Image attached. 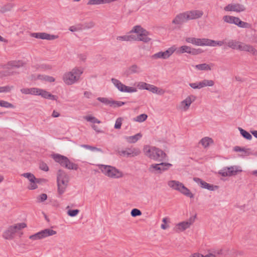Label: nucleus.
<instances>
[{"instance_id":"nucleus-1","label":"nucleus","mask_w":257,"mask_h":257,"mask_svg":"<svg viewBox=\"0 0 257 257\" xmlns=\"http://www.w3.org/2000/svg\"><path fill=\"white\" fill-rule=\"evenodd\" d=\"M144 151L147 157L158 161H163L167 157V155L164 151L156 147L145 146Z\"/></svg>"},{"instance_id":"nucleus-2","label":"nucleus","mask_w":257,"mask_h":257,"mask_svg":"<svg viewBox=\"0 0 257 257\" xmlns=\"http://www.w3.org/2000/svg\"><path fill=\"white\" fill-rule=\"evenodd\" d=\"M83 72V68L75 67L71 71L65 73L63 77L64 82L67 85H72L77 82Z\"/></svg>"},{"instance_id":"nucleus-3","label":"nucleus","mask_w":257,"mask_h":257,"mask_svg":"<svg viewBox=\"0 0 257 257\" xmlns=\"http://www.w3.org/2000/svg\"><path fill=\"white\" fill-rule=\"evenodd\" d=\"M51 157L63 167L74 170H77L78 168L77 164L70 162L69 159L64 156L59 154H54L51 155Z\"/></svg>"},{"instance_id":"nucleus-4","label":"nucleus","mask_w":257,"mask_h":257,"mask_svg":"<svg viewBox=\"0 0 257 257\" xmlns=\"http://www.w3.org/2000/svg\"><path fill=\"white\" fill-rule=\"evenodd\" d=\"M168 184L171 188L180 192L183 195L190 198L194 197V195L190 192V190L182 183L178 181L172 180L169 181Z\"/></svg>"},{"instance_id":"nucleus-5","label":"nucleus","mask_w":257,"mask_h":257,"mask_svg":"<svg viewBox=\"0 0 257 257\" xmlns=\"http://www.w3.org/2000/svg\"><path fill=\"white\" fill-rule=\"evenodd\" d=\"M130 33H134L139 34L138 41L148 43L151 40V39L148 37L149 33L140 26H135L130 31Z\"/></svg>"},{"instance_id":"nucleus-6","label":"nucleus","mask_w":257,"mask_h":257,"mask_svg":"<svg viewBox=\"0 0 257 257\" xmlns=\"http://www.w3.org/2000/svg\"><path fill=\"white\" fill-rule=\"evenodd\" d=\"M100 169L102 172L111 178H119L122 176V173L115 168L111 166L101 165Z\"/></svg>"},{"instance_id":"nucleus-7","label":"nucleus","mask_w":257,"mask_h":257,"mask_svg":"<svg viewBox=\"0 0 257 257\" xmlns=\"http://www.w3.org/2000/svg\"><path fill=\"white\" fill-rule=\"evenodd\" d=\"M56 233V231L53 229L47 228L34 234L30 235L29 236V238L32 240L41 239L45 237L55 235Z\"/></svg>"},{"instance_id":"nucleus-8","label":"nucleus","mask_w":257,"mask_h":257,"mask_svg":"<svg viewBox=\"0 0 257 257\" xmlns=\"http://www.w3.org/2000/svg\"><path fill=\"white\" fill-rule=\"evenodd\" d=\"M118 153L121 156L132 158L139 156L141 154V151L139 148L132 147L126 148L125 150H118Z\"/></svg>"},{"instance_id":"nucleus-9","label":"nucleus","mask_w":257,"mask_h":257,"mask_svg":"<svg viewBox=\"0 0 257 257\" xmlns=\"http://www.w3.org/2000/svg\"><path fill=\"white\" fill-rule=\"evenodd\" d=\"M111 82L121 92L132 93L137 91V89L136 88L126 86L122 84L119 80L115 78H112Z\"/></svg>"},{"instance_id":"nucleus-10","label":"nucleus","mask_w":257,"mask_h":257,"mask_svg":"<svg viewBox=\"0 0 257 257\" xmlns=\"http://www.w3.org/2000/svg\"><path fill=\"white\" fill-rule=\"evenodd\" d=\"M176 48L175 46H172L169 49H168L166 51L164 52L160 51L157 53H155L152 56V58L153 59H166L170 57L172 54L175 52Z\"/></svg>"},{"instance_id":"nucleus-11","label":"nucleus","mask_w":257,"mask_h":257,"mask_svg":"<svg viewBox=\"0 0 257 257\" xmlns=\"http://www.w3.org/2000/svg\"><path fill=\"white\" fill-rule=\"evenodd\" d=\"M241 170H239L237 166H231L224 168L219 172V174L223 177L231 176L236 175L238 172H241Z\"/></svg>"},{"instance_id":"nucleus-12","label":"nucleus","mask_w":257,"mask_h":257,"mask_svg":"<svg viewBox=\"0 0 257 257\" xmlns=\"http://www.w3.org/2000/svg\"><path fill=\"white\" fill-rule=\"evenodd\" d=\"M224 10L225 11H233L237 13L243 12L245 10V7L240 4H230L224 7Z\"/></svg>"},{"instance_id":"nucleus-13","label":"nucleus","mask_w":257,"mask_h":257,"mask_svg":"<svg viewBox=\"0 0 257 257\" xmlns=\"http://www.w3.org/2000/svg\"><path fill=\"white\" fill-rule=\"evenodd\" d=\"M31 36L37 39L48 40H54L58 37L57 36L50 35L46 33H33L31 34Z\"/></svg>"},{"instance_id":"nucleus-14","label":"nucleus","mask_w":257,"mask_h":257,"mask_svg":"<svg viewBox=\"0 0 257 257\" xmlns=\"http://www.w3.org/2000/svg\"><path fill=\"white\" fill-rule=\"evenodd\" d=\"M187 21L186 14L184 12L177 15L172 21V24L178 26L180 28Z\"/></svg>"},{"instance_id":"nucleus-15","label":"nucleus","mask_w":257,"mask_h":257,"mask_svg":"<svg viewBox=\"0 0 257 257\" xmlns=\"http://www.w3.org/2000/svg\"><path fill=\"white\" fill-rule=\"evenodd\" d=\"M196 99V96L194 95H190L188 96L185 100L181 101L180 107L184 111L187 110L192 102L194 101Z\"/></svg>"},{"instance_id":"nucleus-16","label":"nucleus","mask_w":257,"mask_h":257,"mask_svg":"<svg viewBox=\"0 0 257 257\" xmlns=\"http://www.w3.org/2000/svg\"><path fill=\"white\" fill-rule=\"evenodd\" d=\"M36 91V95H40L46 99L56 100L58 98L57 96L53 95L44 89L37 88Z\"/></svg>"},{"instance_id":"nucleus-17","label":"nucleus","mask_w":257,"mask_h":257,"mask_svg":"<svg viewBox=\"0 0 257 257\" xmlns=\"http://www.w3.org/2000/svg\"><path fill=\"white\" fill-rule=\"evenodd\" d=\"M185 13L188 21L200 18L203 15V12L202 11L199 10H192L187 11Z\"/></svg>"},{"instance_id":"nucleus-18","label":"nucleus","mask_w":257,"mask_h":257,"mask_svg":"<svg viewBox=\"0 0 257 257\" xmlns=\"http://www.w3.org/2000/svg\"><path fill=\"white\" fill-rule=\"evenodd\" d=\"M193 180L195 182H196L198 184H199L202 188L208 189L210 191H213L214 190V188L217 189L218 186H214L213 185L207 183V182L203 181L202 179L199 178L195 177L193 178Z\"/></svg>"},{"instance_id":"nucleus-19","label":"nucleus","mask_w":257,"mask_h":257,"mask_svg":"<svg viewBox=\"0 0 257 257\" xmlns=\"http://www.w3.org/2000/svg\"><path fill=\"white\" fill-rule=\"evenodd\" d=\"M69 177L63 170H59L57 173V183L66 184L68 183Z\"/></svg>"},{"instance_id":"nucleus-20","label":"nucleus","mask_w":257,"mask_h":257,"mask_svg":"<svg viewBox=\"0 0 257 257\" xmlns=\"http://www.w3.org/2000/svg\"><path fill=\"white\" fill-rule=\"evenodd\" d=\"M21 176L27 178L30 182H31V183L28 187L29 189L34 190L37 188L38 186L36 184V177L33 174L31 173H25L22 174Z\"/></svg>"},{"instance_id":"nucleus-21","label":"nucleus","mask_w":257,"mask_h":257,"mask_svg":"<svg viewBox=\"0 0 257 257\" xmlns=\"http://www.w3.org/2000/svg\"><path fill=\"white\" fill-rule=\"evenodd\" d=\"M238 50L240 51H244L249 52L253 55H256V50L251 45L244 44L240 42L239 45H238Z\"/></svg>"},{"instance_id":"nucleus-22","label":"nucleus","mask_w":257,"mask_h":257,"mask_svg":"<svg viewBox=\"0 0 257 257\" xmlns=\"http://www.w3.org/2000/svg\"><path fill=\"white\" fill-rule=\"evenodd\" d=\"M138 87L140 89H146V90H149V91L152 92V93H153V92H156V89H157L156 86H155L153 85H151V84L147 83L146 82H140L138 84Z\"/></svg>"},{"instance_id":"nucleus-23","label":"nucleus","mask_w":257,"mask_h":257,"mask_svg":"<svg viewBox=\"0 0 257 257\" xmlns=\"http://www.w3.org/2000/svg\"><path fill=\"white\" fill-rule=\"evenodd\" d=\"M27 225L25 223H19L15 224L13 225H11L8 228L12 232V233L15 234L19 230H21L25 227H26Z\"/></svg>"},{"instance_id":"nucleus-24","label":"nucleus","mask_w":257,"mask_h":257,"mask_svg":"<svg viewBox=\"0 0 257 257\" xmlns=\"http://www.w3.org/2000/svg\"><path fill=\"white\" fill-rule=\"evenodd\" d=\"M141 71V69L137 65H133L129 67L124 72L125 75L128 76L133 73H139Z\"/></svg>"},{"instance_id":"nucleus-25","label":"nucleus","mask_w":257,"mask_h":257,"mask_svg":"<svg viewBox=\"0 0 257 257\" xmlns=\"http://www.w3.org/2000/svg\"><path fill=\"white\" fill-rule=\"evenodd\" d=\"M24 65V63L22 61H10L8 62L6 65V68L7 69H10V67L12 68H20Z\"/></svg>"},{"instance_id":"nucleus-26","label":"nucleus","mask_w":257,"mask_h":257,"mask_svg":"<svg viewBox=\"0 0 257 257\" xmlns=\"http://www.w3.org/2000/svg\"><path fill=\"white\" fill-rule=\"evenodd\" d=\"M190 227L189 224L185 221H183L178 223L176 227L175 230L177 232L182 231Z\"/></svg>"},{"instance_id":"nucleus-27","label":"nucleus","mask_w":257,"mask_h":257,"mask_svg":"<svg viewBox=\"0 0 257 257\" xmlns=\"http://www.w3.org/2000/svg\"><path fill=\"white\" fill-rule=\"evenodd\" d=\"M233 151L236 152H241L240 156H247L250 155L249 149L241 148L239 146H235L233 148Z\"/></svg>"},{"instance_id":"nucleus-28","label":"nucleus","mask_w":257,"mask_h":257,"mask_svg":"<svg viewBox=\"0 0 257 257\" xmlns=\"http://www.w3.org/2000/svg\"><path fill=\"white\" fill-rule=\"evenodd\" d=\"M141 137L142 135L140 133H138L134 136L125 137V139L130 143H135L137 142Z\"/></svg>"},{"instance_id":"nucleus-29","label":"nucleus","mask_w":257,"mask_h":257,"mask_svg":"<svg viewBox=\"0 0 257 257\" xmlns=\"http://www.w3.org/2000/svg\"><path fill=\"white\" fill-rule=\"evenodd\" d=\"M240 42L237 41L236 40H230L226 43L227 46L232 49H237L238 50V45Z\"/></svg>"},{"instance_id":"nucleus-30","label":"nucleus","mask_w":257,"mask_h":257,"mask_svg":"<svg viewBox=\"0 0 257 257\" xmlns=\"http://www.w3.org/2000/svg\"><path fill=\"white\" fill-rule=\"evenodd\" d=\"M195 68L199 70H211L212 69L210 65L206 63H203L195 65Z\"/></svg>"},{"instance_id":"nucleus-31","label":"nucleus","mask_w":257,"mask_h":257,"mask_svg":"<svg viewBox=\"0 0 257 257\" xmlns=\"http://www.w3.org/2000/svg\"><path fill=\"white\" fill-rule=\"evenodd\" d=\"M95 24L93 21H90L85 22L83 24H80V26H81V30H85L91 29L95 26Z\"/></svg>"},{"instance_id":"nucleus-32","label":"nucleus","mask_w":257,"mask_h":257,"mask_svg":"<svg viewBox=\"0 0 257 257\" xmlns=\"http://www.w3.org/2000/svg\"><path fill=\"white\" fill-rule=\"evenodd\" d=\"M214 85V82L212 80L204 79L200 81V86L201 88L205 86H213Z\"/></svg>"},{"instance_id":"nucleus-33","label":"nucleus","mask_w":257,"mask_h":257,"mask_svg":"<svg viewBox=\"0 0 257 257\" xmlns=\"http://www.w3.org/2000/svg\"><path fill=\"white\" fill-rule=\"evenodd\" d=\"M3 237L6 239L11 240L14 238V234L8 228L4 232Z\"/></svg>"},{"instance_id":"nucleus-34","label":"nucleus","mask_w":257,"mask_h":257,"mask_svg":"<svg viewBox=\"0 0 257 257\" xmlns=\"http://www.w3.org/2000/svg\"><path fill=\"white\" fill-rule=\"evenodd\" d=\"M14 5L11 3H8L2 7L0 9V12L5 13L7 12L10 11L14 7Z\"/></svg>"},{"instance_id":"nucleus-35","label":"nucleus","mask_w":257,"mask_h":257,"mask_svg":"<svg viewBox=\"0 0 257 257\" xmlns=\"http://www.w3.org/2000/svg\"><path fill=\"white\" fill-rule=\"evenodd\" d=\"M190 49V47L184 45L179 47L178 49L176 48L175 51L177 54H183L184 53H187L189 54Z\"/></svg>"},{"instance_id":"nucleus-36","label":"nucleus","mask_w":257,"mask_h":257,"mask_svg":"<svg viewBox=\"0 0 257 257\" xmlns=\"http://www.w3.org/2000/svg\"><path fill=\"white\" fill-rule=\"evenodd\" d=\"M37 88H22L21 89V92L22 93L26 94H33L36 95Z\"/></svg>"},{"instance_id":"nucleus-37","label":"nucleus","mask_w":257,"mask_h":257,"mask_svg":"<svg viewBox=\"0 0 257 257\" xmlns=\"http://www.w3.org/2000/svg\"><path fill=\"white\" fill-rule=\"evenodd\" d=\"M238 130L240 132V134L241 136L245 139L248 140H250L252 139L251 135L247 131H245L244 130L242 129L241 127H238Z\"/></svg>"},{"instance_id":"nucleus-38","label":"nucleus","mask_w":257,"mask_h":257,"mask_svg":"<svg viewBox=\"0 0 257 257\" xmlns=\"http://www.w3.org/2000/svg\"><path fill=\"white\" fill-rule=\"evenodd\" d=\"M159 164H152L149 168V170L151 172H155L161 173Z\"/></svg>"},{"instance_id":"nucleus-39","label":"nucleus","mask_w":257,"mask_h":257,"mask_svg":"<svg viewBox=\"0 0 257 257\" xmlns=\"http://www.w3.org/2000/svg\"><path fill=\"white\" fill-rule=\"evenodd\" d=\"M210 142H212V140L208 137H205L200 141V143L205 148L207 147Z\"/></svg>"},{"instance_id":"nucleus-40","label":"nucleus","mask_w":257,"mask_h":257,"mask_svg":"<svg viewBox=\"0 0 257 257\" xmlns=\"http://www.w3.org/2000/svg\"><path fill=\"white\" fill-rule=\"evenodd\" d=\"M68 184H62V183H57L58 192L59 195H61L64 193Z\"/></svg>"},{"instance_id":"nucleus-41","label":"nucleus","mask_w":257,"mask_h":257,"mask_svg":"<svg viewBox=\"0 0 257 257\" xmlns=\"http://www.w3.org/2000/svg\"><path fill=\"white\" fill-rule=\"evenodd\" d=\"M159 165L161 173L168 170V169L172 166L171 164L168 163H161Z\"/></svg>"},{"instance_id":"nucleus-42","label":"nucleus","mask_w":257,"mask_h":257,"mask_svg":"<svg viewBox=\"0 0 257 257\" xmlns=\"http://www.w3.org/2000/svg\"><path fill=\"white\" fill-rule=\"evenodd\" d=\"M84 118L87 121H90L93 123H100L101 122L100 120H99L98 119L92 116H84Z\"/></svg>"},{"instance_id":"nucleus-43","label":"nucleus","mask_w":257,"mask_h":257,"mask_svg":"<svg viewBox=\"0 0 257 257\" xmlns=\"http://www.w3.org/2000/svg\"><path fill=\"white\" fill-rule=\"evenodd\" d=\"M226 42L225 40L223 41H214L210 39V46L215 47L216 46H222L224 45Z\"/></svg>"},{"instance_id":"nucleus-44","label":"nucleus","mask_w":257,"mask_h":257,"mask_svg":"<svg viewBox=\"0 0 257 257\" xmlns=\"http://www.w3.org/2000/svg\"><path fill=\"white\" fill-rule=\"evenodd\" d=\"M97 99L99 101H100L105 104L109 105L110 106H111V102H112V100L109 99L105 97H98L97 98Z\"/></svg>"},{"instance_id":"nucleus-45","label":"nucleus","mask_w":257,"mask_h":257,"mask_svg":"<svg viewBox=\"0 0 257 257\" xmlns=\"http://www.w3.org/2000/svg\"><path fill=\"white\" fill-rule=\"evenodd\" d=\"M38 78L40 79H44L45 81H48L50 82H54L55 80V79L53 77L47 76V75H45V76L42 75L41 76V75H39L38 76Z\"/></svg>"},{"instance_id":"nucleus-46","label":"nucleus","mask_w":257,"mask_h":257,"mask_svg":"<svg viewBox=\"0 0 257 257\" xmlns=\"http://www.w3.org/2000/svg\"><path fill=\"white\" fill-rule=\"evenodd\" d=\"M106 4L105 0H89L88 5H97Z\"/></svg>"},{"instance_id":"nucleus-47","label":"nucleus","mask_w":257,"mask_h":257,"mask_svg":"<svg viewBox=\"0 0 257 257\" xmlns=\"http://www.w3.org/2000/svg\"><path fill=\"white\" fill-rule=\"evenodd\" d=\"M148 115L146 114H142L137 116L135 119V121L138 122H143L147 119Z\"/></svg>"},{"instance_id":"nucleus-48","label":"nucleus","mask_w":257,"mask_h":257,"mask_svg":"<svg viewBox=\"0 0 257 257\" xmlns=\"http://www.w3.org/2000/svg\"><path fill=\"white\" fill-rule=\"evenodd\" d=\"M200 46H210V39L207 38H199Z\"/></svg>"},{"instance_id":"nucleus-49","label":"nucleus","mask_w":257,"mask_h":257,"mask_svg":"<svg viewBox=\"0 0 257 257\" xmlns=\"http://www.w3.org/2000/svg\"><path fill=\"white\" fill-rule=\"evenodd\" d=\"M203 52V51L201 49H195L193 48H191L189 52V54L196 55L199 54H200Z\"/></svg>"},{"instance_id":"nucleus-50","label":"nucleus","mask_w":257,"mask_h":257,"mask_svg":"<svg viewBox=\"0 0 257 257\" xmlns=\"http://www.w3.org/2000/svg\"><path fill=\"white\" fill-rule=\"evenodd\" d=\"M126 102L121 101H115V100H112L111 102V107H118L121 106L122 105L125 104Z\"/></svg>"},{"instance_id":"nucleus-51","label":"nucleus","mask_w":257,"mask_h":257,"mask_svg":"<svg viewBox=\"0 0 257 257\" xmlns=\"http://www.w3.org/2000/svg\"><path fill=\"white\" fill-rule=\"evenodd\" d=\"M235 17L231 16H224L223 17V20L224 22L229 23L233 24V21Z\"/></svg>"},{"instance_id":"nucleus-52","label":"nucleus","mask_w":257,"mask_h":257,"mask_svg":"<svg viewBox=\"0 0 257 257\" xmlns=\"http://www.w3.org/2000/svg\"><path fill=\"white\" fill-rule=\"evenodd\" d=\"M13 86H5L0 87V92H8L11 91L13 89Z\"/></svg>"},{"instance_id":"nucleus-53","label":"nucleus","mask_w":257,"mask_h":257,"mask_svg":"<svg viewBox=\"0 0 257 257\" xmlns=\"http://www.w3.org/2000/svg\"><path fill=\"white\" fill-rule=\"evenodd\" d=\"M131 214L133 217H136L138 216H140L142 215V212L140 210L134 208L131 211Z\"/></svg>"},{"instance_id":"nucleus-54","label":"nucleus","mask_w":257,"mask_h":257,"mask_svg":"<svg viewBox=\"0 0 257 257\" xmlns=\"http://www.w3.org/2000/svg\"><path fill=\"white\" fill-rule=\"evenodd\" d=\"M0 106L5 108H13L14 105L7 101L4 100H1Z\"/></svg>"},{"instance_id":"nucleus-55","label":"nucleus","mask_w":257,"mask_h":257,"mask_svg":"<svg viewBox=\"0 0 257 257\" xmlns=\"http://www.w3.org/2000/svg\"><path fill=\"white\" fill-rule=\"evenodd\" d=\"M131 34L128 36V41H138V38H139V34H132V33H130Z\"/></svg>"},{"instance_id":"nucleus-56","label":"nucleus","mask_w":257,"mask_h":257,"mask_svg":"<svg viewBox=\"0 0 257 257\" xmlns=\"http://www.w3.org/2000/svg\"><path fill=\"white\" fill-rule=\"evenodd\" d=\"M122 118L121 117H118L117 118L114 125V128L115 129L120 128L122 124Z\"/></svg>"},{"instance_id":"nucleus-57","label":"nucleus","mask_w":257,"mask_h":257,"mask_svg":"<svg viewBox=\"0 0 257 257\" xmlns=\"http://www.w3.org/2000/svg\"><path fill=\"white\" fill-rule=\"evenodd\" d=\"M79 212L78 209L69 210L67 212V214L69 216L71 217H74L76 216Z\"/></svg>"},{"instance_id":"nucleus-58","label":"nucleus","mask_w":257,"mask_h":257,"mask_svg":"<svg viewBox=\"0 0 257 257\" xmlns=\"http://www.w3.org/2000/svg\"><path fill=\"white\" fill-rule=\"evenodd\" d=\"M238 24H239L238 25V27L240 28H249L250 27V24L246 22H243L241 20L240 21V22H238Z\"/></svg>"},{"instance_id":"nucleus-59","label":"nucleus","mask_w":257,"mask_h":257,"mask_svg":"<svg viewBox=\"0 0 257 257\" xmlns=\"http://www.w3.org/2000/svg\"><path fill=\"white\" fill-rule=\"evenodd\" d=\"M162 221L164 222V224L161 225V228L163 229H166L169 227V225H166V223H167L168 222H169V218L168 217H165L163 219Z\"/></svg>"},{"instance_id":"nucleus-60","label":"nucleus","mask_w":257,"mask_h":257,"mask_svg":"<svg viewBox=\"0 0 257 257\" xmlns=\"http://www.w3.org/2000/svg\"><path fill=\"white\" fill-rule=\"evenodd\" d=\"M80 24H78L76 26H71L69 28V30L71 32H75L79 30H81Z\"/></svg>"},{"instance_id":"nucleus-61","label":"nucleus","mask_w":257,"mask_h":257,"mask_svg":"<svg viewBox=\"0 0 257 257\" xmlns=\"http://www.w3.org/2000/svg\"><path fill=\"white\" fill-rule=\"evenodd\" d=\"M40 168L41 170L44 171H48L49 170L48 166L46 163L44 162H42L40 164Z\"/></svg>"},{"instance_id":"nucleus-62","label":"nucleus","mask_w":257,"mask_h":257,"mask_svg":"<svg viewBox=\"0 0 257 257\" xmlns=\"http://www.w3.org/2000/svg\"><path fill=\"white\" fill-rule=\"evenodd\" d=\"M47 199V195L46 194L43 193L41 194L38 197V199L39 202H43L45 201Z\"/></svg>"},{"instance_id":"nucleus-63","label":"nucleus","mask_w":257,"mask_h":257,"mask_svg":"<svg viewBox=\"0 0 257 257\" xmlns=\"http://www.w3.org/2000/svg\"><path fill=\"white\" fill-rule=\"evenodd\" d=\"M189 86L193 88V89H201V86H200V82L198 83H189Z\"/></svg>"},{"instance_id":"nucleus-64","label":"nucleus","mask_w":257,"mask_h":257,"mask_svg":"<svg viewBox=\"0 0 257 257\" xmlns=\"http://www.w3.org/2000/svg\"><path fill=\"white\" fill-rule=\"evenodd\" d=\"M40 68L46 70H51L52 68V66L48 64H42L40 66Z\"/></svg>"}]
</instances>
